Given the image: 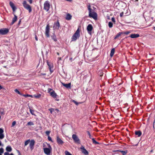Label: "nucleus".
Segmentation results:
<instances>
[{"mask_svg": "<svg viewBox=\"0 0 155 155\" xmlns=\"http://www.w3.org/2000/svg\"><path fill=\"white\" fill-rule=\"evenodd\" d=\"M9 29L8 28H2L0 29V35H5L8 33Z\"/></svg>", "mask_w": 155, "mask_h": 155, "instance_id": "obj_4", "label": "nucleus"}, {"mask_svg": "<svg viewBox=\"0 0 155 155\" xmlns=\"http://www.w3.org/2000/svg\"><path fill=\"white\" fill-rule=\"evenodd\" d=\"M58 60L59 61L60 60H61V58H58Z\"/></svg>", "mask_w": 155, "mask_h": 155, "instance_id": "obj_61", "label": "nucleus"}, {"mask_svg": "<svg viewBox=\"0 0 155 155\" xmlns=\"http://www.w3.org/2000/svg\"><path fill=\"white\" fill-rule=\"evenodd\" d=\"M111 20L112 21L115 23V18L114 17H113L112 18H111Z\"/></svg>", "mask_w": 155, "mask_h": 155, "instance_id": "obj_47", "label": "nucleus"}, {"mask_svg": "<svg viewBox=\"0 0 155 155\" xmlns=\"http://www.w3.org/2000/svg\"><path fill=\"white\" fill-rule=\"evenodd\" d=\"M54 111H56L57 113H58L59 112V110L57 109H54Z\"/></svg>", "mask_w": 155, "mask_h": 155, "instance_id": "obj_50", "label": "nucleus"}, {"mask_svg": "<svg viewBox=\"0 0 155 155\" xmlns=\"http://www.w3.org/2000/svg\"><path fill=\"white\" fill-rule=\"evenodd\" d=\"M60 27V24L59 22L57 20L54 23L53 28L54 30H58Z\"/></svg>", "mask_w": 155, "mask_h": 155, "instance_id": "obj_8", "label": "nucleus"}, {"mask_svg": "<svg viewBox=\"0 0 155 155\" xmlns=\"http://www.w3.org/2000/svg\"><path fill=\"white\" fill-rule=\"evenodd\" d=\"M153 28L155 31V27H154Z\"/></svg>", "mask_w": 155, "mask_h": 155, "instance_id": "obj_62", "label": "nucleus"}, {"mask_svg": "<svg viewBox=\"0 0 155 155\" xmlns=\"http://www.w3.org/2000/svg\"><path fill=\"white\" fill-rule=\"evenodd\" d=\"M113 25V24L111 22V21L109 22L108 23V26L109 28H111L112 27Z\"/></svg>", "mask_w": 155, "mask_h": 155, "instance_id": "obj_29", "label": "nucleus"}, {"mask_svg": "<svg viewBox=\"0 0 155 155\" xmlns=\"http://www.w3.org/2000/svg\"><path fill=\"white\" fill-rule=\"evenodd\" d=\"M10 7L13 11V14L14 15L15 11L17 9V8L15 5L12 2H10Z\"/></svg>", "mask_w": 155, "mask_h": 155, "instance_id": "obj_11", "label": "nucleus"}, {"mask_svg": "<svg viewBox=\"0 0 155 155\" xmlns=\"http://www.w3.org/2000/svg\"><path fill=\"white\" fill-rule=\"evenodd\" d=\"M124 15V12H121L120 15V17H122L123 15Z\"/></svg>", "mask_w": 155, "mask_h": 155, "instance_id": "obj_48", "label": "nucleus"}, {"mask_svg": "<svg viewBox=\"0 0 155 155\" xmlns=\"http://www.w3.org/2000/svg\"><path fill=\"white\" fill-rule=\"evenodd\" d=\"M27 125H34V123L31 122V121H30V122H29L28 123H27Z\"/></svg>", "mask_w": 155, "mask_h": 155, "instance_id": "obj_31", "label": "nucleus"}, {"mask_svg": "<svg viewBox=\"0 0 155 155\" xmlns=\"http://www.w3.org/2000/svg\"><path fill=\"white\" fill-rule=\"evenodd\" d=\"M72 58H70V60L71 61H72Z\"/></svg>", "mask_w": 155, "mask_h": 155, "instance_id": "obj_59", "label": "nucleus"}, {"mask_svg": "<svg viewBox=\"0 0 155 155\" xmlns=\"http://www.w3.org/2000/svg\"><path fill=\"white\" fill-rule=\"evenodd\" d=\"M4 132L2 128H0V135L4 134H3Z\"/></svg>", "mask_w": 155, "mask_h": 155, "instance_id": "obj_36", "label": "nucleus"}, {"mask_svg": "<svg viewBox=\"0 0 155 155\" xmlns=\"http://www.w3.org/2000/svg\"><path fill=\"white\" fill-rule=\"evenodd\" d=\"M47 64L48 66H49V68L50 71H51V68L52 66L48 62H47Z\"/></svg>", "mask_w": 155, "mask_h": 155, "instance_id": "obj_39", "label": "nucleus"}, {"mask_svg": "<svg viewBox=\"0 0 155 155\" xmlns=\"http://www.w3.org/2000/svg\"><path fill=\"white\" fill-rule=\"evenodd\" d=\"M10 155H14L12 153H10Z\"/></svg>", "mask_w": 155, "mask_h": 155, "instance_id": "obj_64", "label": "nucleus"}, {"mask_svg": "<svg viewBox=\"0 0 155 155\" xmlns=\"http://www.w3.org/2000/svg\"><path fill=\"white\" fill-rule=\"evenodd\" d=\"M50 8V5L49 2L48 1H45L44 4V9L46 12H48Z\"/></svg>", "mask_w": 155, "mask_h": 155, "instance_id": "obj_3", "label": "nucleus"}, {"mask_svg": "<svg viewBox=\"0 0 155 155\" xmlns=\"http://www.w3.org/2000/svg\"><path fill=\"white\" fill-rule=\"evenodd\" d=\"M135 135H137L138 137H139L141 135L142 133L140 130H138L135 131Z\"/></svg>", "mask_w": 155, "mask_h": 155, "instance_id": "obj_21", "label": "nucleus"}, {"mask_svg": "<svg viewBox=\"0 0 155 155\" xmlns=\"http://www.w3.org/2000/svg\"><path fill=\"white\" fill-rule=\"evenodd\" d=\"M92 142H93V143H94V144H99V143L98 142H97V141H96L94 138H92Z\"/></svg>", "mask_w": 155, "mask_h": 155, "instance_id": "obj_26", "label": "nucleus"}, {"mask_svg": "<svg viewBox=\"0 0 155 155\" xmlns=\"http://www.w3.org/2000/svg\"><path fill=\"white\" fill-rule=\"evenodd\" d=\"M155 121L154 122H153V129H154L155 128Z\"/></svg>", "mask_w": 155, "mask_h": 155, "instance_id": "obj_56", "label": "nucleus"}, {"mask_svg": "<svg viewBox=\"0 0 155 155\" xmlns=\"http://www.w3.org/2000/svg\"><path fill=\"white\" fill-rule=\"evenodd\" d=\"M28 1L30 4H31L32 2V0H28Z\"/></svg>", "mask_w": 155, "mask_h": 155, "instance_id": "obj_52", "label": "nucleus"}, {"mask_svg": "<svg viewBox=\"0 0 155 155\" xmlns=\"http://www.w3.org/2000/svg\"><path fill=\"white\" fill-rule=\"evenodd\" d=\"M114 52H115L114 48H112L110 54V56L111 57H112L113 56L114 54Z\"/></svg>", "mask_w": 155, "mask_h": 155, "instance_id": "obj_24", "label": "nucleus"}, {"mask_svg": "<svg viewBox=\"0 0 155 155\" xmlns=\"http://www.w3.org/2000/svg\"><path fill=\"white\" fill-rule=\"evenodd\" d=\"M2 87L1 85H0V90L2 89Z\"/></svg>", "mask_w": 155, "mask_h": 155, "instance_id": "obj_60", "label": "nucleus"}, {"mask_svg": "<svg viewBox=\"0 0 155 155\" xmlns=\"http://www.w3.org/2000/svg\"><path fill=\"white\" fill-rule=\"evenodd\" d=\"M46 74L45 73H41V74L40 76H41L42 75H45Z\"/></svg>", "mask_w": 155, "mask_h": 155, "instance_id": "obj_55", "label": "nucleus"}, {"mask_svg": "<svg viewBox=\"0 0 155 155\" xmlns=\"http://www.w3.org/2000/svg\"><path fill=\"white\" fill-rule=\"evenodd\" d=\"M80 149L82 150L81 151L83 153L86 155H88V151L85 149L83 146H81Z\"/></svg>", "mask_w": 155, "mask_h": 155, "instance_id": "obj_12", "label": "nucleus"}, {"mask_svg": "<svg viewBox=\"0 0 155 155\" xmlns=\"http://www.w3.org/2000/svg\"><path fill=\"white\" fill-rule=\"evenodd\" d=\"M30 111L32 115H34V111L30 108Z\"/></svg>", "mask_w": 155, "mask_h": 155, "instance_id": "obj_38", "label": "nucleus"}, {"mask_svg": "<svg viewBox=\"0 0 155 155\" xmlns=\"http://www.w3.org/2000/svg\"><path fill=\"white\" fill-rule=\"evenodd\" d=\"M34 96L35 98H39L41 97V95L40 94H38L37 95H35Z\"/></svg>", "mask_w": 155, "mask_h": 155, "instance_id": "obj_35", "label": "nucleus"}, {"mask_svg": "<svg viewBox=\"0 0 155 155\" xmlns=\"http://www.w3.org/2000/svg\"><path fill=\"white\" fill-rule=\"evenodd\" d=\"M16 122L15 121H13L12 124V127H13L16 124Z\"/></svg>", "mask_w": 155, "mask_h": 155, "instance_id": "obj_44", "label": "nucleus"}, {"mask_svg": "<svg viewBox=\"0 0 155 155\" xmlns=\"http://www.w3.org/2000/svg\"><path fill=\"white\" fill-rule=\"evenodd\" d=\"M48 139L49 141L52 142L51 138L50 136L48 137Z\"/></svg>", "mask_w": 155, "mask_h": 155, "instance_id": "obj_46", "label": "nucleus"}, {"mask_svg": "<svg viewBox=\"0 0 155 155\" xmlns=\"http://www.w3.org/2000/svg\"><path fill=\"white\" fill-rule=\"evenodd\" d=\"M89 17L92 18L95 20H97V14L95 12L89 14Z\"/></svg>", "mask_w": 155, "mask_h": 155, "instance_id": "obj_10", "label": "nucleus"}, {"mask_svg": "<svg viewBox=\"0 0 155 155\" xmlns=\"http://www.w3.org/2000/svg\"><path fill=\"white\" fill-rule=\"evenodd\" d=\"M16 55L15 54H11V59H12L11 61H12V64L13 65H15L16 64Z\"/></svg>", "mask_w": 155, "mask_h": 155, "instance_id": "obj_6", "label": "nucleus"}, {"mask_svg": "<svg viewBox=\"0 0 155 155\" xmlns=\"http://www.w3.org/2000/svg\"><path fill=\"white\" fill-rule=\"evenodd\" d=\"M30 142V140L29 139L26 140L25 143V146H27L29 143Z\"/></svg>", "mask_w": 155, "mask_h": 155, "instance_id": "obj_28", "label": "nucleus"}, {"mask_svg": "<svg viewBox=\"0 0 155 155\" xmlns=\"http://www.w3.org/2000/svg\"><path fill=\"white\" fill-rule=\"evenodd\" d=\"M65 153L66 155H72L69 152L67 151H66L65 152Z\"/></svg>", "mask_w": 155, "mask_h": 155, "instance_id": "obj_34", "label": "nucleus"}, {"mask_svg": "<svg viewBox=\"0 0 155 155\" xmlns=\"http://www.w3.org/2000/svg\"><path fill=\"white\" fill-rule=\"evenodd\" d=\"M87 8L89 11V14H90V13L91 14L94 12H95L94 10L91 8V6L90 5L88 6Z\"/></svg>", "mask_w": 155, "mask_h": 155, "instance_id": "obj_17", "label": "nucleus"}, {"mask_svg": "<svg viewBox=\"0 0 155 155\" xmlns=\"http://www.w3.org/2000/svg\"><path fill=\"white\" fill-rule=\"evenodd\" d=\"M71 16L69 13L67 15L66 19L68 20H70L71 18Z\"/></svg>", "mask_w": 155, "mask_h": 155, "instance_id": "obj_22", "label": "nucleus"}, {"mask_svg": "<svg viewBox=\"0 0 155 155\" xmlns=\"http://www.w3.org/2000/svg\"><path fill=\"white\" fill-rule=\"evenodd\" d=\"M72 138L75 142L79 144L80 143V140L76 135L73 134L72 136Z\"/></svg>", "mask_w": 155, "mask_h": 155, "instance_id": "obj_9", "label": "nucleus"}, {"mask_svg": "<svg viewBox=\"0 0 155 155\" xmlns=\"http://www.w3.org/2000/svg\"><path fill=\"white\" fill-rule=\"evenodd\" d=\"M57 141L58 144L62 145L64 143L63 141L58 136H57Z\"/></svg>", "mask_w": 155, "mask_h": 155, "instance_id": "obj_14", "label": "nucleus"}, {"mask_svg": "<svg viewBox=\"0 0 155 155\" xmlns=\"http://www.w3.org/2000/svg\"><path fill=\"white\" fill-rule=\"evenodd\" d=\"M87 134H88V135H89V137L90 138H91V135L90 134V132L88 131H87Z\"/></svg>", "mask_w": 155, "mask_h": 155, "instance_id": "obj_43", "label": "nucleus"}, {"mask_svg": "<svg viewBox=\"0 0 155 155\" xmlns=\"http://www.w3.org/2000/svg\"><path fill=\"white\" fill-rule=\"evenodd\" d=\"M51 90H52V89H51V88H49V89H48V92L50 94V93H51L50 91Z\"/></svg>", "mask_w": 155, "mask_h": 155, "instance_id": "obj_49", "label": "nucleus"}, {"mask_svg": "<svg viewBox=\"0 0 155 155\" xmlns=\"http://www.w3.org/2000/svg\"><path fill=\"white\" fill-rule=\"evenodd\" d=\"M122 35H123V32H119L115 36L114 39H116L117 38H119V36Z\"/></svg>", "mask_w": 155, "mask_h": 155, "instance_id": "obj_23", "label": "nucleus"}, {"mask_svg": "<svg viewBox=\"0 0 155 155\" xmlns=\"http://www.w3.org/2000/svg\"><path fill=\"white\" fill-rule=\"evenodd\" d=\"M22 4L24 8L28 11L30 13L32 11L31 7L29 5L27 4L25 1H24L23 2Z\"/></svg>", "mask_w": 155, "mask_h": 155, "instance_id": "obj_1", "label": "nucleus"}, {"mask_svg": "<svg viewBox=\"0 0 155 155\" xmlns=\"http://www.w3.org/2000/svg\"><path fill=\"white\" fill-rule=\"evenodd\" d=\"M103 75V74H100V76L101 77Z\"/></svg>", "mask_w": 155, "mask_h": 155, "instance_id": "obj_63", "label": "nucleus"}, {"mask_svg": "<svg viewBox=\"0 0 155 155\" xmlns=\"http://www.w3.org/2000/svg\"><path fill=\"white\" fill-rule=\"evenodd\" d=\"M93 29V27L91 24H89L87 27V30L88 32H91Z\"/></svg>", "mask_w": 155, "mask_h": 155, "instance_id": "obj_15", "label": "nucleus"}, {"mask_svg": "<svg viewBox=\"0 0 155 155\" xmlns=\"http://www.w3.org/2000/svg\"><path fill=\"white\" fill-rule=\"evenodd\" d=\"M14 17L13 18L12 22L11 23L12 25H13L15 21H17V16L15 15V14L14 13Z\"/></svg>", "mask_w": 155, "mask_h": 155, "instance_id": "obj_18", "label": "nucleus"}, {"mask_svg": "<svg viewBox=\"0 0 155 155\" xmlns=\"http://www.w3.org/2000/svg\"><path fill=\"white\" fill-rule=\"evenodd\" d=\"M25 49L26 52H27V51H28V49H27V48L26 47H25Z\"/></svg>", "mask_w": 155, "mask_h": 155, "instance_id": "obj_57", "label": "nucleus"}, {"mask_svg": "<svg viewBox=\"0 0 155 155\" xmlns=\"http://www.w3.org/2000/svg\"><path fill=\"white\" fill-rule=\"evenodd\" d=\"M18 94H19L21 95H22V94H21V93L17 89H15V90H14Z\"/></svg>", "mask_w": 155, "mask_h": 155, "instance_id": "obj_30", "label": "nucleus"}, {"mask_svg": "<svg viewBox=\"0 0 155 155\" xmlns=\"http://www.w3.org/2000/svg\"><path fill=\"white\" fill-rule=\"evenodd\" d=\"M72 102H74L76 105H78L79 104V103L77 102L76 101L74 100H72Z\"/></svg>", "mask_w": 155, "mask_h": 155, "instance_id": "obj_37", "label": "nucleus"}, {"mask_svg": "<svg viewBox=\"0 0 155 155\" xmlns=\"http://www.w3.org/2000/svg\"><path fill=\"white\" fill-rule=\"evenodd\" d=\"M51 95L54 98H56L57 96L56 94L54 91H53L52 92L50 93Z\"/></svg>", "mask_w": 155, "mask_h": 155, "instance_id": "obj_20", "label": "nucleus"}, {"mask_svg": "<svg viewBox=\"0 0 155 155\" xmlns=\"http://www.w3.org/2000/svg\"><path fill=\"white\" fill-rule=\"evenodd\" d=\"M80 36V30L79 28H78L75 33L73 35L72 39H77L79 38Z\"/></svg>", "mask_w": 155, "mask_h": 155, "instance_id": "obj_7", "label": "nucleus"}, {"mask_svg": "<svg viewBox=\"0 0 155 155\" xmlns=\"http://www.w3.org/2000/svg\"><path fill=\"white\" fill-rule=\"evenodd\" d=\"M140 36L138 34H133L129 36L128 37H130L131 38H135L139 37Z\"/></svg>", "mask_w": 155, "mask_h": 155, "instance_id": "obj_16", "label": "nucleus"}, {"mask_svg": "<svg viewBox=\"0 0 155 155\" xmlns=\"http://www.w3.org/2000/svg\"><path fill=\"white\" fill-rule=\"evenodd\" d=\"M49 32H50V26L49 24H47L46 25L45 29V35L47 38H49Z\"/></svg>", "mask_w": 155, "mask_h": 155, "instance_id": "obj_5", "label": "nucleus"}, {"mask_svg": "<svg viewBox=\"0 0 155 155\" xmlns=\"http://www.w3.org/2000/svg\"><path fill=\"white\" fill-rule=\"evenodd\" d=\"M66 0L67 1L70 2H71L72 1V0Z\"/></svg>", "mask_w": 155, "mask_h": 155, "instance_id": "obj_58", "label": "nucleus"}, {"mask_svg": "<svg viewBox=\"0 0 155 155\" xmlns=\"http://www.w3.org/2000/svg\"><path fill=\"white\" fill-rule=\"evenodd\" d=\"M62 84L66 88H70L71 87V83H69L68 84H64L63 83H62Z\"/></svg>", "mask_w": 155, "mask_h": 155, "instance_id": "obj_19", "label": "nucleus"}, {"mask_svg": "<svg viewBox=\"0 0 155 155\" xmlns=\"http://www.w3.org/2000/svg\"><path fill=\"white\" fill-rule=\"evenodd\" d=\"M130 33V32L129 31H126V32H123V34H125V35H128L129 33Z\"/></svg>", "mask_w": 155, "mask_h": 155, "instance_id": "obj_42", "label": "nucleus"}, {"mask_svg": "<svg viewBox=\"0 0 155 155\" xmlns=\"http://www.w3.org/2000/svg\"><path fill=\"white\" fill-rule=\"evenodd\" d=\"M30 143H29V146L31 149L32 150L33 149L35 143V141L34 140H32L31 141H30Z\"/></svg>", "mask_w": 155, "mask_h": 155, "instance_id": "obj_13", "label": "nucleus"}, {"mask_svg": "<svg viewBox=\"0 0 155 155\" xmlns=\"http://www.w3.org/2000/svg\"><path fill=\"white\" fill-rule=\"evenodd\" d=\"M48 148H45L43 149L44 153L47 155H50L52 150V148L50 144L48 145Z\"/></svg>", "mask_w": 155, "mask_h": 155, "instance_id": "obj_2", "label": "nucleus"}, {"mask_svg": "<svg viewBox=\"0 0 155 155\" xmlns=\"http://www.w3.org/2000/svg\"><path fill=\"white\" fill-rule=\"evenodd\" d=\"M6 150L8 152H10V146H8L6 148Z\"/></svg>", "mask_w": 155, "mask_h": 155, "instance_id": "obj_45", "label": "nucleus"}, {"mask_svg": "<svg viewBox=\"0 0 155 155\" xmlns=\"http://www.w3.org/2000/svg\"><path fill=\"white\" fill-rule=\"evenodd\" d=\"M46 134L47 135H49V133H50V132L48 131H46Z\"/></svg>", "mask_w": 155, "mask_h": 155, "instance_id": "obj_54", "label": "nucleus"}, {"mask_svg": "<svg viewBox=\"0 0 155 155\" xmlns=\"http://www.w3.org/2000/svg\"><path fill=\"white\" fill-rule=\"evenodd\" d=\"M4 137V134H1L0 135V139H3Z\"/></svg>", "mask_w": 155, "mask_h": 155, "instance_id": "obj_40", "label": "nucleus"}, {"mask_svg": "<svg viewBox=\"0 0 155 155\" xmlns=\"http://www.w3.org/2000/svg\"><path fill=\"white\" fill-rule=\"evenodd\" d=\"M4 155H10V154L6 152L5 153Z\"/></svg>", "mask_w": 155, "mask_h": 155, "instance_id": "obj_51", "label": "nucleus"}, {"mask_svg": "<svg viewBox=\"0 0 155 155\" xmlns=\"http://www.w3.org/2000/svg\"><path fill=\"white\" fill-rule=\"evenodd\" d=\"M21 21V19H20L19 20V21H18V25H19L20 24Z\"/></svg>", "mask_w": 155, "mask_h": 155, "instance_id": "obj_53", "label": "nucleus"}, {"mask_svg": "<svg viewBox=\"0 0 155 155\" xmlns=\"http://www.w3.org/2000/svg\"><path fill=\"white\" fill-rule=\"evenodd\" d=\"M50 111V113L52 114V112L54 111V109L53 108H50L48 109Z\"/></svg>", "mask_w": 155, "mask_h": 155, "instance_id": "obj_33", "label": "nucleus"}, {"mask_svg": "<svg viewBox=\"0 0 155 155\" xmlns=\"http://www.w3.org/2000/svg\"><path fill=\"white\" fill-rule=\"evenodd\" d=\"M120 151L121 153L123 155H126L127 152V150H125V151Z\"/></svg>", "mask_w": 155, "mask_h": 155, "instance_id": "obj_25", "label": "nucleus"}, {"mask_svg": "<svg viewBox=\"0 0 155 155\" xmlns=\"http://www.w3.org/2000/svg\"><path fill=\"white\" fill-rule=\"evenodd\" d=\"M22 95L25 97H32V95H31L28 94H22Z\"/></svg>", "mask_w": 155, "mask_h": 155, "instance_id": "obj_32", "label": "nucleus"}, {"mask_svg": "<svg viewBox=\"0 0 155 155\" xmlns=\"http://www.w3.org/2000/svg\"><path fill=\"white\" fill-rule=\"evenodd\" d=\"M4 152V149L2 148H0V153H3Z\"/></svg>", "mask_w": 155, "mask_h": 155, "instance_id": "obj_41", "label": "nucleus"}, {"mask_svg": "<svg viewBox=\"0 0 155 155\" xmlns=\"http://www.w3.org/2000/svg\"><path fill=\"white\" fill-rule=\"evenodd\" d=\"M51 36L52 39H55L56 38V36L54 33H53Z\"/></svg>", "mask_w": 155, "mask_h": 155, "instance_id": "obj_27", "label": "nucleus"}]
</instances>
